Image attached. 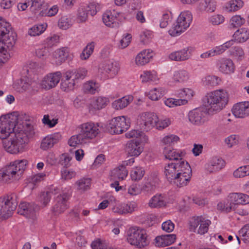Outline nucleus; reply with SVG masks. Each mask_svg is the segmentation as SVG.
<instances>
[{
	"mask_svg": "<svg viewBox=\"0 0 249 249\" xmlns=\"http://www.w3.org/2000/svg\"><path fill=\"white\" fill-rule=\"evenodd\" d=\"M17 198L14 194L0 197V218L6 219L12 215L18 206Z\"/></svg>",
	"mask_w": 249,
	"mask_h": 249,
	"instance_id": "20e7f679",
	"label": "nucleus"
},
{
	"mask_svg": "<svg viewBox=\"0 0 249 249\" xmlns=\"http://www.w3.org/2000/svg\"><path fill=\"white\" fill-rule=\"evenodd\" d=\"M165 105L169 107H173L178 106L184 105L186 104V100L169 98L164 101Z\"/></svg>",
	"mask_w": 249,
	"mask_h": 249,
	"instance_id": "603ef678",
	"label": "nucleus"
},
{
	"mask_svg": "<svg viewBox=\"0 0 249 249\" xmlns=\"http://www.w3.org/2000/svg\"><path fill=\"white\" fill-rule=\"evenodd\" d=\"M128 139L134 138V141L147 142V137L145 134L138 130H132L125 134Z\"/></svg>",
	"mask_w": 249,
	"mask_h": 249,
	"instance_id": "f704fd0d",
	"label": "nucleus"
},
{
	"mask_svg": "<svg viewBox=\"0 0 249 249\" xmlns=\"http://www.w3.org/2000/svg\"><path fill=\"white\" fill-rule=\"evenodd\" d=\"M221 82V79L215 75H207L202 79L203 84L208 87H214Z\"/></svg>",
	"mask_w": 249,
	"mask_h": 249,
	"instance_id": "ea45409f",
	"label": "nucleus"
},
{
	"mask_svg": "<svg viewBox=\"0 0 249 249\" xmlns=\"http://www.w3.org/2000/svg\"><path fill=\"white\" fill-rule=\"evenodd\" d=\"M61 138L59 133H54L45 137L41 142L40 148L44 150L52 147L54 144L57 143Z\"/></svg>",
	"mask_w": 249,
	"mask_h": 249,
	"instance_id": "a878e982",
	"label": "nucleus"
},
{
	"mask_svg": "<svg viewBox=\"0 0 249 249\" xmlns=\"http://www.w3.org/2000/svg\"><path fill=\"white\" fill-rule=\"evenodd\" d=\"M77 131L86 143L94 138L99 132L98 125L91 122L81 124L77 127Z\"/></svg>",
	"mask_w": 249,
	"mask_h": 249,
	"instance_id": "9d476101",
	"label": "nucleus"
},
{
	"mask_svg": "<svg viewBox=\"0 0 249 249\" xmlns=\"http://www.w3.org/2000/svg\"><path fill=\"white\" fill-rule=\"evenodd\" d=\"M234 209V204H232L229 198L228 200L220 202L217 204V209L226 213H229Z\"/></svg>",
	"mask_w": 249,
	"mask_h": 249,
	"instance_id": "a19ab883",
	"label": "nucleus"
},
{
	"mask_svg": "<svg viewBox=\"0 0 249 249\" xmlns=\"http://www.w3.org/2000/svg\"><path fill=\"white\" fill-rule=\"evenodd\" d=\"M74 85L75 82L73 78L71 80H62L61 82V89L64 91L68 92L73 89Z\"/></svg>",
	"mask_w": 249,
	"mask_h": 249,
	"instance_id": "bf43d9fd",
	"label": "nucleus"
},
{
	"mask_svg": "<svg viewBox=\"0 0 249 249\" xmlns=\"http://www.w3.org/2000/svg\"><path fill=\"white\" fill-rule=\"evenodd\" d=\"M112 174L114 177L118 178L119 179L123 180L127 176L128 172L125 167L122 165L114 169Z\"/></svg>",
	"mask_w": 249,
	"mask_h": 249,
	"instance_id": "8fccbe9b",
	"label": "nucleus"
},
{
	"mask_svg": "<svg viewBox=\"0 0 249 249\" xmlns=\"http://www.w3.org/2000/svg\"><path fill=\"white\" fill-rule=\"evenodd\" d=\"M179 140L178 136L171 134L165 136L162 140V143L166 147H171L176 143Z\"/></svg>",
	"mask_w": 249,
	"mask_h": 249,
	"instance_id": "de8ad7c7",
	"label": "nucleus"
},
{
	"mask_svg": "<svg viewBox=\"0 0 249 249\" xmlns=\"http://www.w3.org/2000/svg\"><path fill=\"white\" fill-rule=\"evenodd\" d=\"M231 55L237 59H242L244 57V52L239 46H234L230 50Z\"/></svg>",
	"mask_w": 249,
	"mask_h": 249,
	"instance_id": "4d7b16f0",
	"label": "nucleus"
},
{
	"mask_svg": "<svg viewBox=\"0 0 249 249\" xmlns=\"http://www.w3.org/2000/svg\"><path fill=\"white\" fill-rule=\"evenodd\" d=\"M119 70L118 63L110 60L104 61L99 66V72L104 78L113 77L118 73Z\"/></svg>",
	"mask_w": 249,
	"mask_h": 249,
	"instance_id": "f8f14e48",
	"label": "nucleus"
},
{
	"mask_svg": "<svg viewBox=\"0 0 249 249\" xmlns=\"http://www.w3.org/2000/svg\"><path fill=\"white\" fill-rule=\"evenodd\" d=\"M163 153L166 159L173 160V162H178L184 155L182 152H177L176 150L171 147H165Z\"/></svg>",
	"mask_w": 249,
	"mask_h": 249,
	"instance_id": "cd10ccee",
	"label": "nucleus"
},
{
	"mask_svg": "<svg viewBox=\"0 0 249 249\" xmlns=\"http://www.w3.org/2000/svg\"><path fill=\"white\" fill-rule=\"evenodd\" d=\"M108 98L99 96L94 99L91 104V106L96 110H100L105 107L109 103Z\"/></svg>",
	"mask_w": 249,
	"mask_h": 249,
	"instance_id": "e433bc0d",
	"label": "nucleus"
},
{
	"mask_svg": "<svg viewBox=\"0 0 249 249\" xmlns=\"http://www.w3.org/2000/svg\"><path fill=\"white\" fill-rule=\"evenodd\" d=\"M185 161L180 158L178 162H171L164 166V174L169 182L173 183Z\"/></svg>",
	"mask_w": 249,
	"mask_h": 249,
	"instance_id": "2eb2a0df",
	"label": "nucleus"
},
{
	"mask_svg": "<svg viewBox=\"0 0 249 249\" xmlns=\"http://www.w3.org/2000/svg\"><path fill=\"white\" fill-rule=\"evenodd\" d=\"M192 15L189 11L181 12L179 15L175 24L169 30V34L173 36L180 35L190 26L192 21Z\"/></svg>",
	"mask_w": 249,
	"mask_h": 249,
	"instance_id": "7ed1b4c3",
	"label": "nucleus"
},
{
	"mask_svg": "<svg viewBox=\"0 0 249 249\" xmlns=\"http://www.w3.org/2000/svg\"><path fill=\"white\" fill-rule=\"evenodd\" d=\"M32 7L36 11H40L39 15L41 16L52 17L58 11L57 5H53L48 9V3L45 0H34L32 2Z\"/></svg>",
	"mask_w": 249,
	"mask_h": 249,
	"instance_id": "ddd939ff",
	"label": "nucleus"
},
{
	"mask_svg": "<svg viewBox=\"0 0 249 249\" xmlns=\"http://www.w3.org/2000/svg\"><path fill=\"white\" fill-rule=\"evenodd\" d=\"M16 121V117L11 115L0 117V139L6 140L7 137L16 134L14 133Z\"/></svg>",
	"mask_w": 249,
	"mask_h": 249,
	"instance_id": "423d86ee",
	"label": "nucleus"
},
{
	"mask_svg": "<svg viewBox=\"0 0 249 249\" xmlns=\"http://www.w3.org/2000/svg\"><path fill=\"white\" fill-rule=\"evenodd\" d=\"M26 142V139L21 137L20 133H18L11 137L9 140H4L3 145L8 152L16 154L22 150Z\"/></svg>",
	"mask_w": 249,
	"mask_h": 249,
	"instance_id": "0eeeda50",
	"label": "nucleus"
},
{
	"mask_svg": "<svg viewBox=\"0 0 249 249\" xmlns=\"http://www.w3.org/2000/svg\"><path fill=\"white\" fill-rule=\"evenodd\" d=\"M147 142L131 140L126 145V152L130 156H138L143 151L141 143Z\"/></svg>",
	"mask_w": 249,
	"mask_h": 249,
	"instance_id": "b1692460",
	"label": "nucleus"
},
{
	"mask_svg": "<svg viewBox=\"0 0 249 249\" xmlns=\"http://www.w3.org/2000/svg\"><path fill=\"white\" fill-rule=\"evenodd\" d=\"M225 166V162L221 159L217 157L213 158L210 162L207 164L206 169L209 173L219 171Z\"/></svg>",
	"mask_w": 249,
	"mask_h": 249,
	"instance_id": "c756f323",
	"label": "nucleus"
},
{
	"mask_svg": "<svg viewBox=\"0 0 249 249\" xmlns=\"http://www.w3.org/2000/svg\"><path fill=\"white\" fill-rule=\"evenodd\" d=\"M189 72L184 70H179L174 71L172 79L176 83H184L189 79Z\"/></svg>",
	"mask_w": 249,
	"mask_h": 249,
	"instance_id": "473e14b6",
	"label": "nucleus"
},
{
	"mask_svg": "<svg viewBox=\"0 0 249 249\" xmlns=\"http://www.w3.org/2000/svg\"><path fill=\"white\" fill-rule=\"evenodd\" d=\"M68 48L63 47L61 49L57 50L54 53V56L55 59V64L57 65H61L64 62L68 56Z\"/></svg>",
	"mask_w": 249,
	"mask_h": 249,
	"instance_id": "72a5a7b5",
	"label": "nucleus"
},
{
	"mask_svg": "<svg viewBox=\"0 0 249 249\" xmlns=\"http://www.w3.org/2000/svg\"><path fill=\"white\" fill-rule=\"evenodd\" d=\"M229 95L224 89H218L208 93L203 99L204 106L209 109L220 111L227 104Z\"/></svg>",
	"mask_w": 249,
	"mask_h": 249,
	"instance_id": "f257e3e1",
	"label": "nucleus"
},
{
	"mask_svg": "<svg viewBox=\"0 0 249 249\" xmlns=\"http://www.w3.org/2000/svg\"><path fill=\"white\" fill-rule=\"evenodd\" d=\"M36 206L34 203L22 202L19 205L18 213L28 218L35 220L36 218Z\"/></svg>",
	"mask_w": 249,
	"mask_h": 249,
	"instance_id": "f3484780",
	"label": "nucleus"
},
{
	"mask_svg": "<svg viewBox=\"0 0 249 249\" xmlns=\"http://www.w3.org/2000/svg\"><path fill=\"white\" fill-rule=\"evenodd\" d=\"M99 87V85L98 83L93 81H89L88 83L85 84L84 89L85 92L94 94L98 90Z\"/></svg>",
	"mask_w": 249,
	"mask_h": 249,
	"instance_id": "052dcab7",
	"label": "nucleus"
},
{
	"mask_svg": "<svg viewBox=\"0 0 249 249\" xmlns=\"http://www.w3.org/2000/svg\"><path fill=\"white\" fill-rule=\"evenodd\" d=\"M119 14L115 10L106 11L103 15V22L108 27H117L119 25L118 16Z\"/></svg>",
	"mask_w": 249,
	"mask_h": 249,
	"instance_id": "5701e85b",
	"label": "nucleus"
},
{
	"mask_svg": "<svg viewBox=\"0 0 249 249\" xmlns=\"http://www.w3.org/2000/svg\"><path fill=\"white\" fill-rule=\"evenodd\" d=\"M129 119L124 116H118L110 120L107 125L108 132L112 134H119L130 126Z\"/></svg>",
	"mask_w": 249,
	"mask_h": 249,
	"instance_id": "6e6552de",
	"label": "nucleus"
},
{
	"mask_svg": "<svg viewBox=\"0 0 249 249\" xmlns=\"http://www.w3.org/2000/svg\"><path fill=\"white\" fill-rule=\"evenodd\" d=\"M246 22L244 18L239 15H235L231 17L230 21L229 27L231 29H235L240 27Z\"/></svg>",
	"mask_w": 249,
	"mask_h": 249,
	"instance_id": "37998d69",
	"label": "nucleus"
},
{
	"mask_svg": "<svg viewBox=\"0 0 249 249\" xmlns=\"http://www.w3.org/2000/svg\"><path fill=\"white\" fill-rule=\"evenodd\" d=\"M216 66L219 71L225 74H230L234 72L235 66L229 58H222L216 61Z\"/></svg>",
	"mask_w": 249,
	"mask_h": 249,
	"instance_id": "412c9836",
	"label": "nucleus"
},
{
	"mask_svg": "<svg viewBox=\"0 0 249 249\" xmlns=\"http://www.w3.org/2000/svg\"><path fill=\"white\" fill-rule=\"evenodd\" d=\"M224 17L221 15H213L209 18V22L214 25L222 24L224 21Z\"/></svg>",
	"mask_w": 249,
	"mask_h": 249,
	"instance_id": "774afa93",
	"label": "nucleus"
},
{
	"mask_svg": "<svg viewBox=\"0 0 249 249\" xmlns=\"http://www.w3.org/2000/svg\"><path fill=\"white\" fill-rule=\"evenodd\" d=\"M80 133L72 136L68 141V144L70 146L75 147L78 144L86 143L83 139L80 137Z\"/></svg>",
	"mask_w": 249,
	"mask_h": 249,
	"instance_id": "e2e57ef3",
	"label": "nucleus"
},
{
	"mask_svg": "<svg viewBox=\"0 0 249 249\" xmlns=\"http://www.w3.org/2000/svg\"><path fill=\"white\" fill-rule=\"evenodd\" d=\"M165 93V90L162 88H154L149 92L147 96L151 100L156 101L162 97Z\"/></svg>",
	"mask_w": 249,
	"mask_h": 249,
	"instance_id": "c03bdc74",
	"label": "nucleus"
},
{
	"mask_svg": "<svg viewBox=\"0 0 249 249\" xmlns=\"http://www.w3.org/2000/svg\"><path fill=\"white\" fill-rule=\"evenodd\" d=\"M27 161L25 160H17L11 163L13 166L15 167L16 170L18 171V174L20 176L25 169Z\"/></svg>",
	"mask_w": 249,
	"mask_h": 249,
	"instance_id": "864d4df0",
	"label": "nucleus"
},
{
	"mask_svg": "<svg viewBox=\"0 0 249 249\" xmlns=\"http://www.w3.org/2000/svg\"><path fill=\"white\" fill-rule=\"evenodd\" d=\"M144 174V170L141 167H136L131 172V178L133 180L138 181L142 178Z\"/></svg>",
	"mask_w": 249,
	"mask_h": 249,
	"instance_id": "09e8293b",
	"label": "nucleus"
},
{
	"mask_svg": "<svg viewBox=\"0 0 249 249\" xmlns=\"http://www.w3.org/2000/svg\"><path fill=\"white\" fill-rule=\"evenodd\" d=\"M136 207L137 205L134 202L124 204L121 207L118 212L121 214L131 213L135 210Z\"/></svg>",
	"mask_w": 249,
	"mask_h": 249,
	"instance_id": "6e6d98bb",
	"label": "nucleus"
},
{
	"mask_svg": "<svg viewBox=\"0 0 249 249\" xmlns=\"http://www.w3.org/2000/svg\"><path fill=\"white\" fill-rule=\"evenodd\" d=\"M243 3V1L241 0H231L227 3L225 8L229 12H234L241 8Z\"/></svg>",
	"mask_w": 249,
	"mask_h": 249,
	"instance_id": "79ce46f5",
	"label": "nucleus"
},
{
	"mask_svg": "<svg viewBox=\"0 0 249 249\" xmlns=\"http://www.w3.org/2000/svg\"><path fill=\"white\" fill-rule=\"evenodd\" d=\"M133 97L132 96H124L121 99L114 101L112 103V107L115 109H122L126 107L132 102Z\"/></svg>",
	"mask_w": 249,
	"mask_h": 249,
	"instance_id": "2f4dec72",
	"label": "nucleus"
},
{
	"mask_svg": "<svg viewBox=\"0 0 249 249\" xmlns=\"http://www.w3.org/2000/svg\"><path fill=\"white\" fill-rule=\"evenodd\" d=\"M231 201L236 204H246L249 203V196L245 194L242 193H232L229 196Z\"/></svg>",
	"mask_w": 249,
	"mask_h": 249,
	"instance_id": "7c9ffc66",
	"label": "nucleus"
},
{
	"mask_svg": "<svg viewBox=\"0 0 249 249\" xmlns=\"http://www.w3.org/2000/svg\"><path fill=\"white\" fill-rule=\"evenodd\" d=\"M95 44V43L94 42H91L87 44L80 54L81 59L86 60L89 58L93 52Z\"/></svg>",
	"mask_w": 249,
	"mask_h": 249,
	"instance_id": "49530a36",
	"label": "nucleus"
},
{
	"mask_svg": "<svg viewBox=\"0 0 249 249\" xmlns=\"http://www.w3.org/2000/svg\"><path fill=\"white\" fill-rule=\"evenodd\" d=\"M193 51V48L186 47L179 51H175L169 55V58L171 60L176 61H184L190 59Z\"/></svg>",
	"mask_w": 249,
	"mask_h": 249,
	"instance_id": "aec40b11",
	"label": "nucleus"
},
{
	"mask_svg": "<svg viewBox=\"0 0 249 249\" xmlns=\"http://www.w3.org/2000/svg\"><path fill=\"white\" fill-rule=\"evenodd\" d=\"M211 224V221L202 216H194L190 220L189 229L191 231L204 235L208 232Z\"/></svg>",
	"mask_w": 249,
	"mask_h": 249,
	"instance_id": "1a4fd4ad",
	"label": "nucleus"
},
{
	"mask_svg": "<svg viewBox=\"0 0 249 249\" xmlns=\"http://www.w3.org/2000/svg\"><path fill=\"white\" fill-rule=\"evenodd\" d=\"M249 175V165L241 166L233 172L235 178H242Z\"/></svg>",
	"mask_w": 249,
	"mask_h": 249,
	"instance_id": "13d9d810",
	"label": "nucleus"
},
{
	"mask_svg": "<svg viewBox=\"0 0 249 249\" xmlns=\"http://www.w3.org/2000/svg\"><path fill=\"white\" fill-rule=\"evenodd\" d=\"M233 36L239 42H245L249 38V31L246 28H241L234 33Z\"/></svg>",
	"mask_w": 249,
	"mask_h": 249,
	"instance_id": "4c0bfd02",
	"label": "nucleus"
},
{
	"mask_svg": "<svg viewBox=\"0 0 249 249\" xmlns=\"http://www.w3.org/2000/svg\"><path fill=\"white\" fill-rule=\"evenodd\" d=\"M153 57L152 52L150 50H144L137 54L135 62L138 66H143L148 63Z\"/></svg>",
	"mask_w": 249,
	"mask_h": 249,
	"instance_id": "bb28decb",
	"label": "nucleus"
},
{
	"mask_svg": "<svg viewBox=\"0 0 249 249\" xmlns=\"http://www.w3.org/2000/svg\"><path fill=\"white\" fill-rule=\"evenodd\" d=\"M241 239L246 243H249V225H245L240 231Z\"/></svg>",
	"mask_w": 249,
	"mask_h": 249,
	"instance_id": "69168bd1",
	"label": "nucleus"
},
{
	"mask_svg": "<svg viewBox=\"0 0 249 249\" xmlns=\"http://www.w3.org/2000/svg\"><path fill=\"white\" fill-rule=\"evenodd\" d=\"M237 118H244L249 115V102H243L234 105L232 109Z\"/></svg>",
	"mask_w": 249,
	"mask_h": 249,
	"instance_id": "393cba45",
	"label": "nucleus"
},
{
	"mask_svg": "<svg viewBox=\"0 0 249 249\" xmlns=\"http://www.w3.org/2000/svg\"><path fill=\"white\" fill-rule=\"evenodd\" d=\"M189 122L194 125H201L208 121L207 112L202 108H196L188 113Z\"/></svg>",
	"mask_w": 249,
	"mask_h": 249,
	"instance_id": "dca6fc26",
	"label": "nucleus"
},
{
	"mask_svg": "<svg viewBox=\"0 0 249 249\" xmlns=\"http://www.w3.org/2000/svg\"><path fill=\"white\" fill-rule=\"evenodd\" d=\"M179 171V174L173 183L178 187L186 186L190 182L192 176L191 168L189 163L185 161L183 163L181 169Z\"/></svg>",
	"mask_w": 249,
	"mask_h": 249,
	"instance_id": "9b49d317",
	"label": "nucleus"
},
{
	"mask_svg": "<svg viewBox=\"0 0 249 249\" xmlns=\"http://www.w3.org/2000/svg\"><path fill=\"white\" fill-rule=\"evenodd\" d=\"M127 239L131 245L139 248L147 246L149 243L145 230L137 228L129 229Z\"/></svg>",
	"mask_w": 249,
	"mask_h": 249,
	"instance_id": "39448f33",
	"label": "nucleus"
},
{
	"mask_svg": "<svg viewBox=\"0 0 249 249\" xmlns=\"http://www.w3.org/2000/svg\"><path fill=\"white\" fill-rule=\"evenodd\" d=\"M166 200L165 195L156 194L149 200L148 205L151 208L161 207L165 206Z\"/></svg>",
	"mask_w": 249,
	"mask_h": 249,
	"instance_id": "c85d7f7f",
	"label": "nucleus"
},
{
	"mask_svg": "<svg viewBox=\"0 0 249 249\" xmlns=\"http://www.w3.org/2000/svg\"><path fill=\"white\" fill-rule=\"evenodd\" d=\"M16 167L11 163L4 167L0 171V179L5 182L18 179L19 176L18 174Z\"/></svg>",
	"mask_w": 249,
	"mask_h": 249,
	"instance_id": "a211bd4d",
	"label": "nucleus"
},
{
	"mask_svg": "<svg viewBox=\"0 0 249 249\" xmlns=\"http://www.w3.org/2000/svg\"><path fill=\"white\" fill-rule=\"evenodd\" d=\"M69 195L67 193L60 194L55 198L56 203L53 208V211L55 214L64 212L67 209V202L69 198Z\"/></svg>",
	"mask_w": 249,
	"mask_h": 249,
	"instance_id": "4be33fe9",
	"label": "nucleus"
},
{
	"mask_svg": "<svg viewBox=\"0 0 249 249\" xmlns=\"http://www.w3.org/2000/svg\"><path fill=\"white\" fill-rule=\"evenodd\" d=\"M158 121V117L154 113L144 112L141 114L138 124L141 129L148 131L153 127Z\"/></svg>",
	"mask_w": 249,
	"mask_h": 249,
	"instance_id": "4468645a",
	"label": "nucleus"
},
{
	"mask_svg": "<svg viewBox=\"0 0 249 249\" xmlns=\"http://www.w3.org/2000/svg\"><path fill=\"white\" fill-rule=\"evenodd\" d=\"M158 181L159 179L157 177L154 178H149L147 181L141 188V192L143 191L147 193L152 192L155 189Z\"/></svg>",
	"mask_w": 249,
	"mask_h": 249,
	"instance_id": "c9c22d12",
	"label": "nucleus"
},
{
	"mask_svg": "<svg viewBox=\"0 0 249 249\" xmlns=\"http://www.w3.org/2000/svg\"><path fill=\"white\" fill-rule=\"evenodd\" d=\"M194 95L193 91L189 88L182 89H180L178 93V97L180 98L181 100H186V104L188 103V100L190 99Z\"/></svg>",
	"mask_w": 249,
	"mask_h": 249,
	"instance_id": "3c124183",
	"label": "nucleus"
},
{
	"mask_svg": "<svg viewBox=\"0 0 249 249\" xmlns=\"http://www.w3.org/2000/svg\"><path fill=\"white\" fill-rule=\"evenodd\" d=\"M141 78L142 82H147L150 81H155L157 76L156 72L154 71H145L141 74Z\"/></svg>",
	"mask_w": 249,
	"mask_h": 249,
	"instance_id": "680f3d73",
	"label": "nucleus"
},
{
	"mask_svg": "<svg viewBox=\"0 0 249 249\" xmlns=\"http://www.w3.org/2000/svg\"><path fill=\"white\" fill-rule=\"evenodd\" d=\"M46 25H36L29 29L28 34L31 36H36L40 35L46 29Z\"/></svg>",
	"mask_w": 249,
	"mask_h": 249,
	"instance_id": "5fc2aeb1",
	"label": "nucleus"
},
{
	"mask_svg": "<svg viewBox=\"0 0 249 249\" xmlns=\"http://www.w3.org/2000/svg\"><path fill=\"white\" fill-rule=\"evenodd\" d=\"M61 77V73L60 71L47 74L42 81V87L47 89L55 87L59 83Z\"/></svg>",
	"mask_w": 249,
	"mask_h": 249,
	"instance_id": "6ab92c4d",
	"label": "nucleus"
},
{
	"mask_svg": "<svg viewBox=\"0 0 249 249\" xmlns=\"http://www.w3.org/2000/svg\"><path fill=\"white\" fill-rule=\"evenodd\" d=\"M215 3L211 0H201L198 8L201 11L213 12L215 9Z\"/></svg>",
	"mask_w": 249,
	"mask_h": 249,
	"instance_id": "58836bf2",
	"label": "nucleus"
},
{
	"mask_svg": "<svg viewBox=\"0 0 249 249\" xmlns=\"http://www.w3.org/2000/svg\"><path fill=\"white\" fill-rule=\"evenodd\" d=\"M2 34H0V65L6 62L11 57L10 53L16 40V33L11 27Z\"/></svg>",
	"mask_w": 249,
	"mask_h": 249,
	"instance_id": "f03ea898",
	"label": "nucleus"
},
{
	"mask_svg": "<svg viewBox=\"0 0 249 249\" xmlns=\"http://www.w3.org/2000/svg\"><path fill=\"white\" fill-rule=\"evenodd\" d=\"M88 14L83 7H80L78 11L77 20L78 22H85L88 18Z\"/></svg>",
	"mask_w": 249,
	"mask_h": 249,
	"instance_id": "338daca9",
	"label": "nucleus"
},
{
	"mask_svg": "<svg viewBox=\"0 0 249 249\" xmlns=\"http://www.w3.org/2000/svg\"><path fill=\"white\" fill-rule=\"evenodd\" d=\"M23 131L25 136H23L20 132L19 133H20L21 137L26 139L27 141H28L27 138H32L35 134L33 126L28 124H26Z\"/></svg>",
	"mask_w": 249,
	"mask_h": 249,
	"instance_id": "0e129e2a",
	"label": "nucleus"
},
{
	"mask_svg": "<svg viewBox=\"0 0 249 249\" xmlns=\"http://www.w3.org/2000/svg\"><path fill=\"white\" fill-rule=\"evenodd\" d=\"M77 189L81 192H84L89 189L91 184V180L89 178H83L76 182Z\"/></svg>",
	"mask_w": 249,
	"mask_h": 249,
	"instance_id": "a18cd8bd",
	"label": "nucleus"
}]
</instances>
